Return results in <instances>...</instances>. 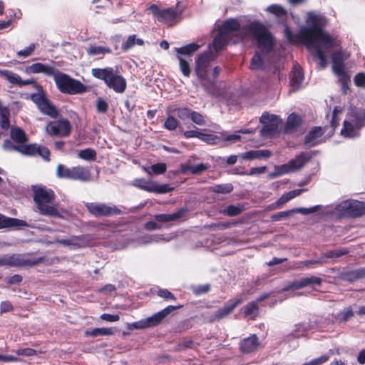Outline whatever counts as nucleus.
<instances>
[{
  "label": "nucleus",
  "instance_id": "1",
  "mask_svg": "<svg viewBox=\"0 0 365 365\" xmlns=\"http://www.w3.org/2000/svg\"><path fill=\"white\" fill-rule=\"evenodd\" d=\"M327 23L324 16L309 13L307 19V26L299 31L298 36L293 35L289 28L286 27L284 29V35L288 41L294 43L297 38H300L309 49L314 52L322 68L327 66L326 54L339 44L334 38L324 31V27Z\"/></svg>",
  "mask_w": 365,
  "mask_h": 365
},
{
  "label": "nucleus",
  "instance_id": "2",
  "mask_svg": "<svg viewBox=\"0 0 365 365\" xmlns=\"http://www.w3.org/2000/svg\"><path fill=\"white\" fill-rule=\"evenodd\" d=\"M219 31L230 39L236 37L235 43L252 36L257 43L263 53H269L273 46V39L269 32L260 23L254 21L241 28L237 19H230L225 21L219 28Z\"/></svg>",
  "mask_w": 365,
  "mask_h": 365
},
{
  "label": "nucleus",
  "instance_id": "3",
  "mask_svg": "<svg viewBox=\"0 0 365 365\" xmlns=\"http://www.w3.org/2000/svg\"><path fill=\"white\" fill-rule=\"evenodd\" d=\"M27 73H43L53 76L57 88L63 93L76 94L86 91V86L79 81L71 78L67 74L58 71L55 67L41 63H36L26 68Z\"/></svg>",
  "mask_w": 365,
  "mask_h": 365
},
{
  "label": "nucleus",
  "instance_id": "4",
  "mask_svg": "<svg viewBox=\"0 0 365 365\" xmlns=\"http://www.w3.org/2000/svg\"><path fill=\"white\" fill-rule=\"evenodd\" d=\"M34 200L39 212L43 215L59 217L57 204L53 202L55 199L54 192L45 187H35L34 188Z\"/></svg>",
  "mask_w": 365,
  "mask_h": 365
},
{
  "label": "nucleus",
  "instance_id": "5",
  "mask_svg": "<svg viewBox=\"0 0 365 365\" xmlns=\"http://www.w3.org/2000/svg\"><path fill=\"white\" fill-rule=\"evenodd\" d=\"M216 56L210 50L197 56L195 60V72L200 80L202 86L211 94H215V86L212 81L208 79V71L210 63Z\"/></svg>",
  "mask_w": 365,
  "mask_h": 365
},
{
  "label": "nucleus",
  "instance_id": "6",
  "mask_svg": "<svg viewBox=\"0 0 365 365\" xmlns=\"http://www.w3.org/2000/svg\"><path fill=\"white\" fill-rule=\"evenodd\" d=\"M91 74L96 78L103 80L110 88L117 93H123L126 88V81L113 68H92Z\"/></svg>",
  "mask_w": 365,
  "mask_h": 365
},
{
  "label": "nucleus",
  "instance_id": "7",
  "mask_svg": "<svg viewBox=\"0 0 365 365\" xmlns=\"http://www.w3.org/2000/svg\"><path fill=\"white\" fill-rule=\"evenodd\" d=\"M364 119L365 113L363 110H351L344 121L341 134L349 138L358 135V130L364 125Z\"/></svg>",
  "mask_w": 365,
  "mask_h": 365
},
{
  "label": "nucleus",
  "instance_id": "8",
  "mask_svg": "<svg viewBox=\"0 0 365 365\" xmlns=\"http://www.w3.org/2000/svg\"><path fill=\"white\" fill-rule=\"evenodd\" d=\"M56 174L58 178L79 181H88L91 178L89 170L83 166L67 168L63 165L59 164L57 166Z\"/></svg>",
  "mask_w": 365,
  "mask_h": 365
},
{
  "label": "nucleus",
  "instance_id": "9",
  "mask_svg": "<svg viewBox=\"0 0 365 365\" xmlns=\"http://www.w3.org/2000/svg\"><path fill=\"white\" fill-rule=\"evenodd\" d=\"M37 93H34L31 96V99L36 104L41 112L51 118H56L58 115V111L56 107L46 98L43 88L36 85Z\"/></svg>",
  "mask_w": 365,
  "mask_h": 365
},
{
  "label": "nucleus",
  "instance_id": "10",
  "mask_svg": "<svg viewBox=\"0 0 365 365\" xmlns=\"http://www.w3.org/2000/svg\"><path fill=\"white\" fill-rule=\"evenodd\" d=\"M181 306H168L150 317L133 323L131 326L137 329H146L159 324L168 314Z\"/></svg>",
  "mask_w": 365,
  "mask_h": 365
},
{
  "label": "nucleus",
  "instance_id": "11",
  "mask_svg": "<svg viewBox=\"0 0 365 365\" xmlns=\"http://www.w3.org/2000/svg\"><path fill=\"white\" fill-rule=\"evenodd\" d=\"M308 160V157L304 153H301L294 159L291 160L288 163L274 167V172L269 175V177L274 178L283 174L296 171L304 166Z\"/></svg>",
  "mask_w": 365,
  "mask_h": 365
},
{
  "label": "nucleus",
  "instance_id": "12",
  "mask_svg": "<svg viewBox=\"0 0 365 365\" xmlns=\"http://www.w3.org/2000/svg\"><path fill=\"white\" fill-rule=\"evenodd\" d=\"M336 210L343 215L356 217L365 214V205L358 200H347L338 205Z\"/></svg>",
  "mask_w": 365,
  "mask_h": 365
},
{
  "label": "nucleus",
  "instance_id": "13",
  "mask_svg": "<svg viewBox=\"0 0 365 365\" xmlns=\"http://www.w3.org/2000/svg\"><path fill=\"white\" fill-rule=\"evenodd\" d=\"M71 130L70 122L65 118L49 122L46 126V133L53 136L67 137L70 135Z\"/></svg>",
  "mask_w": 365,
  "mask_h": 365
},
{
  "label": "nucleus",
  "instance_id": "14",
  "mask_svg": "<svg viewBox=\"0 0 365 365\" xmlns=\"http://www.w3.org/2000/svg\"><path fill=\"white\" fill-rule=\"evenodd\" d=\"M149 9L158 21L169 25H172L175 19L180 14V12L174 7L162 9L157 5L153 4Z\"/></svg>",
  "mask_w": 365,
  "mask_h": 365
},
{
  "label": "nucleus",
  "instance_id": "15",
  "mask_svg": "<svg viewBox=\"0 0 365 365\" xmlns=\"http://www.w3.org/2000/svg\"><path fill=\"white\" fill-rule=\"evenodd\" d=\"M347 56L341 52L339 51L334 53L332 56V68L336 75H337L340 80L342 81L344 90L346 89V84L349 81V76L344 70V61L347 58Z\"/></svg>",
  "mask_w": 365,
  "mask_h": 365
},
{
  "label": "nucleus",
  "instance_id": "16",
  "mask_svg": "<svg viewBox=\"0 0 365 365\" xmlns=\"http://www.w3.org/2000/svg\"><path fill=\"white\" fill-rule=\"evenodd\" d=\"M133 185L143 190L156 193H166L173 190L168 185L159 184L154 181L146 180L143 178L136 179L133 182Z\"/></svg>",
  "mask_w": 365,
  "mask_h": 365
},
{
  "label": "nucleus",
  "instance_id": "17",
  "mask_svg": "<svg viewBox=\"0 0 365 365\" xmlns=\"http://www.w3.org/2000/svg\"><path fill=\"white\" fill-rule=\"evenodd\" d=\"M86 206L88 210L96 217L111 216L121 212L115 206H109L104 203L88 202Z\"/></svg>",
  "mask_w": 365,
  "mask_h": 365
},
{
  "label": "nucleus",
  "instance_id": "18",
  "mask_svg": "<svg viewBox=\"0 0 365 365\" xmlns=\"http://www.w3.org/2000/svg\"><path fill=\"white\" fill-rule=\"evenodd\" d=\"M260 122L264 125L261 130V134L264 136H272L277 133L281 120L277 115L264 113L260 118Z\"/></svg>",
  "mask_w": 365,
  "mask_h": 365
},
{
  "label": "nucleus",
  "instance_id": "19",
  "mask_svg": "<svg viewBox=\"0 0 365 365\" xmlns=\"http://www.w3.org/2000/svg\"><path fill=\"white\" fill-rule=\"evenodd\" d=\"M38 263L29 259H24L19 255H4L0 257V267H25L33 266Z\"/></svg>",
  "mask_w": 365,
  "mask_h": 365
},
{
  "label": "nucleus",
  "instance_id": "20",
  "mask_svg": "<svg viewBox=\"0 0 365 365\" xmlns=\"http://www.w3.org/2000/svg\"><path fill=\"white\" fill-rule=\"evenodd\" d=\"M18 152L23 155H39L42 158L46 160H49L50 151L45 147L41 145H37L36 144H26L20 145L18 148Z\"/></svg>",
  "mask_w": 365,
  "mask_h": 365
},
{
  "label": "nucleus",
  "instance_id": "21",
  "mask_svg": "<svg viewBox=\"0 0 365 365\" xmlns=\"http://www.w3.org/2000/svg\"><path fill=\"white\" fill-rule=\"evenodd\" d=\"M242 298L236 299L232 304L224 306L207 317L210 322L221 320L230 315L235 307L242 302Z\"/></svg>",
  "mask_w": 365,
  "mask_h": 365
},
{
  "label": "nucleus",
  "instance_id": "22",
  "mask_svg": "<svg viewBox=\"0 0 365 365\" xmlns=\"http://www.w3.org/2000/svg\"><path fill=\"white\" fill-rule=\"evenodd\" d=\"M322 282V279L320 277L316 276L305 277L294 281L289 285L284 288V290L287 291L289 289H299L304 287L313 284L320 285Z\"/></svg>",
  "mask_w": 365,
  "mask_h": 365
},
{
  "label": "nucleus",
  "instance_id": "23",
  "mask_svg": "<svg viewBox=\"0 0 365 365\" xmlns=\"http://www.w3.org/2000/svg\"><path fill=\"white\" fill-rule=\"evenodd\" d=\"M259 346V339L255 334H252L250 336L244 339L240 342V350L245 354L255 351L258 349Z\"/></svg>",
  "mask_w": 365,
  "mask_h": 365
},
{
  "label": "nucleus",
  "instance_id": "24",
  "mask_svg": "<svg viewBox=\"0 0 365 365\" xmlns=\"http://www.w3.org/2000/svg\"><path fill=\"white\" fill-rule=\"evenodd\" d=\"M324 133L322 127H315L305 138V143L309 146L314 145L321 142V138Z\"/></svg>",
  "mask_w": 365,
  "mask_h": 365
},
{
  "label": "nucleus",
  "instance_id": "25",
  "mask_svg": "<svg viewBox=\"0 0 365 365\" xmlns=\"http://www.w3.org/2000/svg\"><path fill=\"white\" fill-rule=\"evenodd\" d=\"M272 153L268 150H250L240 155V158L243 160H252L255 159L268 158Z\"/></svg>",
  "mask_w": 365,
  "mask_h": 365
},
{
  "label": "nucleus",
  "instance_id": "26",
  "mask_svg": "<svg viewBox=\"0 0 365 365\" xmlns=\"http://www.w3.org/2000/svg\"><path fill=\"white\" fill-rule=\"evenodd\" d=\"M304 77L299 66H294L290 74V83L294 89H298L303 81Z\"/></svg>",
  "mask_w": 365,
  "mask_h": 365
},
{
  "label": "nucleus",
  "instance_id": "27",
  "mask_svg": "<svg viewBox=\"0 0 365 365\" xmlns=\"http://www.w3.org/2000/svg\"><path fill=\"white\" fill-rule=\"evenodd\" d=\"M25 221L5 217L0 214V229L11 227L26 226Z\"/></svg>",
  "mask_w": 365,
  "mask_h": 365
},
{
  "label": "nucleus",
  "instance_id": "28",
  "mask_svg": "<svg viewBox=\"0 0 365 365\" xmlns=\"http://www.w3.org/2000/svg\"><path fill=\"white\" fill-rule=\"evenodd\" d=\"M185 210H180L179 211L173 214H160L155 216V220L158 222H170L176 220L184 216Z\"/></svg>",
  "mask_w": 365,
  "mask_h": 365
},
{
  "label": "nucleus",
  "instance_id": "29",
  "mask_svg": "<svg viewBox=\"0 0 365 365\" xmlns=\"http://www.w3.org/2000/svg\"><path fill=\"white\" fill-rule=\"evenodd\" d=\"M86 51L88 56H93L98 55H105L106 53H110L111 49L108 47L90 45L87 48Z\"/></svg>",
  "mask_w": 365,
  "mask_h": 365
},
{
  "label": "nucleus",
  "instance_id": "30",
  "mask_svg": "<svg viewBox=\"0 0 365 365\" xmlns=\"http://www.w3.org/2000/svg\"><path fill=\"white\" fill-rule=\"evenodd\" d=\"M243 312L245 317H249L251 319H255V317L258 315L259 308L257 304V302H252L248 303L243 308Z\"/></svg>",
  "mask_w": 365,
  "mask_h": 365
},
{
  "label": "nucleus",
  "instance_id": "31",
  "mask_svg": "<svg viewBox=\"0 0 365 365\" xmlns=\"http://www.w3.org/2000/svg\"><path fill=\"white\" fill-rule=\"evenodd\" d=\"M11 138L15 142L22 145L26 143L28 139L25 132L19 128H13L11 130Z\"/></svg>",
  "mask_w": 365,
  "mask_h": 365
},
{
  "label": "nucleus",
  "instance_id": "32",
  "mask_svg": "<svg viewBox=\"0 0 365 365\" xmlns=\"http://www.w3.org/2000/svg\"><path fill=\"white\" fill-rule=\"evenodd\" d=\"M230 40L227 36H225L224 34L219 31L217 35L215 37L213 41V48L216 52L222 50L223 47L227 44L228 41Z\"/></svg>",
  "mask_w": 365,
  "mask_h": 365
},
{
  "label": "nucleus",
  "instance_id": "33",
  "mask_svg": "<svg viewBox=\"0 0 365 365\" xmlns=\"http://www.w3.org/2000/svg\"><path fill=\"white\" fill-rule=\"evenodd\" d=\"M143 44L144 41L143 39L137 38L135 35H130L122 44V48L124 51H128L133 48L135 45L143 46Z\"/></svg>",
  "mask_w": 365,
  "mask_h": 365
},
{
  "label": "nucleus",
  "instance_id": "34",
  "mask_svg": "<svg viewBox=\"0 0 365 365\" xmlns=\"http://www.w3.org/2000/svg\"><path fill=\"white\" fill-rule=\"evenodd\" d=\"M207 169V166L204 163L198 165H190L186 164L183 166L182 170L185 172H190L192 174L199 175L205 171Z\"/></svg>",
  "mask_w": 365,
  "mask_h": 365
},
{
  "label": "nucleus",
  "instance_id": "35",
  "mask_svg": "<svg viewBox=\"0 0 365 365\" xmlns=\"http://www.w3.org/2000/svg\"><path fill=\"white\" fill-rule=\"evenodd\" d=\"M1 76L5 78L10 83L19 86L21 82V78L16 73L4 70L0 72Z\"/></svg>",
  "mask_w": 365,
  "mask_h": 365
},
{
  "label": "nucleus",
  "instance_id": "36",
  "mask_svg": "<svg viewBox=\"0 0 365 365\" xmlns=\"http://www.w3.org/2000/svg\"><path fill=\"white\" fill-rule=\"evenodd\" d=\"M200 46L197 43H190L187 46L176 48V51L178 54L190 56L194 52L198 50Z\"/></svg>",
  "mask_w": 365,
  "mask_h": 365
},
{
  "label": "nucleus",
  "instance_id": "37",
  "mask_svg": "<svg viewBox=\"0 0 365 365\" xmlns=\"http://www.w3.org/2000/svg\"><path fill=\"white\" fill-rule=\"evenodd\" d=\"M86 334L93 337L98 336H110L113 334V330L111 328H96L91 331H86Z\"/></svg>",
  "mask_w": 365,
  "mask_h": 365
},
{
  "label": "nucleus",
  "instance_id": "38",
  "mask_svg": "<svg viewBox=\"0 0 365 365\" xmlns=\"http://www.w3.org/2000/svg\"><path fill=\"white\" fill-rule=\"evenodd\" d=\"M166 165L165 163H157L153 165L150 168L143 167V170L148 173H153L156 175L163 174L166 171Z\"/></svg>",
  "mask_w": 365,
  "mask_h": 365
},
{
  "label": "nucleus",
  "instance_id": "39",
  "mask_svg": "<svg viewBox=\"0 0 365 365\" xmlns=\"http://www.w3.org/2000/svg\"><path fill=\"white\" fill-rule=\"evenodd\" d=\"M178 59L179 60L181 72L185 77H189L191 73L189 61L181 56H178Z\"/></svg>",
  "mask_w": 365,
  "mask_h": 365
},
{
  "label": "nucleus",
  "instance_id": "40",
  "mask_svg": "<svg viewBox=\"0 0 365 365\" xmlns=\"http://www.w3.org/2000/svg\"><path fill=\"white\" fill-rule=\"evenodd\" d=\"M233 190L232 184L215 185L210 187V190L216 193L226 194L230 192Z\"/></svg>",
  "mask_w": 365,
  "mask_h": 365
},
{
  "label": "nucleus",
  "instance_id": "41",
  "mask_svg": "<svg viewBox=\"0 0 365 365\" xmlns=\"http://www.w3.org/2000/svg\"><path fill=\"white\" fill-rule=\"evenodd\" d=\"M200 140L207 144L215 145L220 141V138L215 135L201 133Z\"/></svg>",
  "mask_w": 365,
  "mask_h": 365
},
{
  "label": "nucleus",
  "instance_id": "42",
  "mask_svg": "<svg viewBox=\"0 0 365 365\" xmlns=\"http://www.w3.org/2000/svg\"><path fill=\"white\" fill-rule=\"evenodd\" d=\"M269 12L275 14L279 17H284L287 15L286 10L279 5H271L267 9Z\"/></svg>",
  "mask_w": 365,
  "mask_h": 365
},
{
  "label": "nucleus",
  "instance_id": "43",
  "mask_svg": "<svg viewBox=\"0 0 365 365\" xmlns=\"http://www.w3.org/2000/svg\"><path fill=\"white\" fill-rule=\"evenodd\" d=\"M96 153L94 150L87 148L81 150L78 153V157L86 160H91L95 158Z\"/></svg>",
  "mask_w": 365,
  "mask_h": 365
},
{
  "label": "nucleus",
  "instance_id": "44",
  "mask_svg": "<svg viewBox=\"0 0 365 365\" xmlns=\"http://www.w3.org/2000/svg\"><path fill=\"white\" fill-rule=\"evenodd\" d=\"M301 122V118L299 116L295 114H291L287 119V129H292L297 126Z\"/></svg>",
  "mask_w": 365,
  "mask_h": 365
},
{
  "label": "nucleus",
  "instance_id": "45",
  "mask_svg": "<svg viewBox=\"0 0 365 365\" xmlns=\"http://www.w3.org/2000/svg\"><path fill=\"white\" fill-rule=\"evenodd\" d=\"M349 251L346 249L331 250L325 253L323 257L325 258H338L347 254Z\"/></svg>",
  "mask_w": 365,
  "mask_h": 365
},
{
  "label": "nucleus",
  "instance_id": "46",
  "mask_svg": "<svg viewBox=\"0 0 365 365\" xmlns=\"http://www.w3.org/2000/svg\"><path fill=\"white\" fill-rule=\"evenodd\" d=\"M292 215V210L279 212L272 215L270 218L272 221H279L284 219H287Z\"/></svg>",
  "mask_w": 365,
  "mask_h": 365
},
{
  "label": "nucleus",
  "instance_id": "47",
  "mask_svg": "<svg viewBox=\"0 0 365 365\" xmlns=\"http://www.w3.org/2000/svg\"><path fill=\"white\" fill-rule=\"evenodd\" d=\"M263 62L262 57L258 53H256L255 55L252 57L250 64V68L252 70H257L262 67Z\"/></svg>",
  "mask_w": 365,
  "mask_h": 365
},
{
  "label": "nucleus",
  "instance_id": "48",
  "mask_svg": "<svg viewBox=\"0 0 365 365\" xmlns=\"http://www.w3.org/2000/svg\"><path fill=\"white\" fill-rule=\"evenodd\" d=\"M178 125V121L176 118L173 116H168L164 123V126L169 130H175Z\"/></svg>",
  "mask_w": 365,
  "mask_h": 365
},
{
  "label": "nucleus",
  "instance_id": "49",
  "mask_svg": "<svg viewBox=\"0 0 365 365\" xmlns=\"http://www.w3.org/2000/svg\"><path fill=\"white\" fill-rule=\"evenodd\" d=\"M342 113V108L340 107H335L333 113H332V119L331 122V127L335 129L339 125V118L338 115Z\"/></svg>",
  "mask_w": 365,
  "mask_h": 365
},
{
  "label": "nucleus",
  "instance_id": "50",
  "mask_svg": "<svg viewBox=\"0 0 365 365\" xmlns=\"http://www.w3.org/2000/svg\"><path fill=\"white\" fill-rule=\"evenodd\" d=\"M190 119L193 123H195L197 125H204L205 124V120L204 116L197 112L192 110Z\"/></svg>",
  "mask_w": 365,
  "mask_h": 365
},
{
  "label": "nucleus",
  "instance_id": "51",
  "mask_svg": "<svg viewBox=\"0 0 365 365\" xmlns=\"http://www.w3.org/2000/svg\"><path fill=\"white\" fill-rule=\"evenodd\" d=\"M265 170H266L265 166L256 167V168H252L250 171L241 172V173H239V174L242 175H255L262 174L265 172Z\"/></svg>",
  "mask_w": 365,
  "mask_h": 365
},
{
  "label": "nucleus",
  "instance_id": "52",
  "mask_svg": "<svg viewBox=\"0 0 365 365\" xmlns=\"http://www.w3.org/2000/svg\"><path fill=\"white\" fill-rule=\"evenodd\" d=\"M241 212V207L232 205L227 207V208L224 211V213L227 214L229 216H236L240 214Z\"/></svg>",
  "mask_w": 365,
  "mask_h": 365
},
{
  "label": "nucleus",
  "instance_id": "53",
  "mask_svg": "<svg viewBox=\"0 0 365 365\" xmlns=\"http://www.w3.org/2000/svg\"><path fill=\"white\" fill-rule=\"evenodd\" d=\"M192 110L186 108H178L177 110V115L178 118L182 120L190 118Z\"/></svg>",
  "mask_w": 365,
  "mask_h": 365
},
{
  "label": "nucleus",
  "instance_id": "54",
  "mask_svg": "<svg viewBox=\"0 0 365 365\" xmlns=\"http://www.w3.org/2000/svg\"><path fill=\"white\" fill-rule=\"evenodd\" d=\"M36 48V44L31 43L28 47L25 48L24 50L19 51L17 52L18 56L27 57L32 54Z\"/></svg>",
  "mask_w": 365,
  "mask_h": 365
},
{
  "label": "nucleus",
  "instance_id": "55",
  "mask_svg": "<svg viewBox=\"0 0 365 365\" xmlns=\"http://www.w3.org/2000/svg\"><path fill=\"white\" fill-rule=\"evenodd\" d=\"M15 352L19 356H31L37 354V351L31 348L19 349L16 350Z\"/></svg>",
  "mask_w": 365,
  "mask_h": 365
},
{
  "label": "nucleus",
  "instance_id": "56",
  "mask_svg": "<svg viewBox=\"0 0 365 365\" xmlns=\"http://www.w3.org/2000/svg\"><path fill=\"white\" fill-rule=\"evenodd\" d=\"M329 359V356L328 355H323L319 356V358L314 359L312 360L311 361L304 364L302 365H321L326 361H327Z\"/></svg>",
  "mask_w": 365,
  "mask_h": 365
},
{
  "label": "nucleus",
  "instance_id": "57",
  "mask_svg": "<svg viewBox=\"0 0 365 365\" xmlns=\"http://www.w3.org/2000/svg\"><path fill=\"white\" fill-rule=\"evenodd\" d=\"M317 209V207H313L311 208H304V207H299V208H294L292 209V215L294 213H301L302 215H309L311 213L314 212Z\"/></svg>",
  "mask_w": 365,
  "mask_h": 365
},
{
  "label": "nucleus",
  "instance_id": "58",
  "mask_svg": "<svg viewBox=\"0 0 365 365\" xmlns=\"http://www.w3.org/2000/svg\"><path fill=\"white\" fill-rule=\"evenodd\" d=\"M96 108L100 113H106L108 110V105L103 99H98L96 102Z\"/></svg>",
  "mask_w": 365,
  "mask_h": 365
},
{
  "label": "nucleus",
  "instance_id": "59",
  "mask_svg": "<svg viewBox=\"0 0 365 365\" xmlns=\"http://www.w3.org/2000/svg\"><path fill=\"white\" fill-rule=\"evenodd\" d=\"M19 147L20 145H16L9 140H6L3 144L4 149L9 151L15 150L18 152V148Z\"/></svg>",
  "mask_w": 365,
  "mask_h": 365
},
{
  "label": "nucleus",
  "instance_id": "60",
  "mask_svg": "<svg viewBox=\"0 0 365 365\" xmlns=\"http://www.w3.org/2000/svg\"><path fill=\"white\" fill-rule=\"evenodd\" d=\"M354 83L359 87L365 86V73H358L354 78Z\"/></svg>",
  "mask_w": 365,
  "mask_h": 365
},
{
  "label": "nucleus",
  "instance_id": "61",
  "mask_svg": "<svg viewBox=\"0 0 365 365\" xmlns=\"http://www.w3.org/2000/svg\"><path fill=\"white\" fill-rule=\"evenodd\" d=\"M158 295L166 299H175V297L168 289H160L158 292Z\"/></svg>",
  "mask_w": 365,
  "mask_h": 365
},
{
  "label": "nucleus",
  "instance_id": "62",
  "mask_svg": "<svg viewBox=\"0 0 365 365\" xmlns=\"http://www.w3.org/2000/svg\"><path fill=\"white\" fill-rule=\"evenodd\" d=\"M100 318L103 320H106L110 322H117L120 319V317L118 314H103L102 315H101Z\"/></svg>",
  "mask_w": 365,
  "mask_h": 365
},
{
  "label": "nucleus",
  "instance_id": "63",
  "mask_svg": "<svg viewBox=\"0 0 365 365\" xmlns=\"http://www.w3.org/2000/svg\"><path fill=\"white\" fill-rule=\"evenodd\" d=\"M1 313L8 312L13 310V306L9 301H4L0 305Z\"/></svg>",
  "mask_w": 365,
  "mask_h": 365
},
{
  "label": "nucleus",
  "instance_id": "64",
  "mask_svg": "<svg viewBox=\"0 0 365 365\" xmlns=\"http://www.w3.org/2000/svg\"><path fill=\"white\" fill-rule=\"evenodd\" d=\"M304 191H305L304 189H298L289 191L287 193H285V196L287 197L288 201L293 199L294 197L299 195L301 193H302Z\"/></svg>",
  "mask_w": 365,
  "mask_h": 365
}]
</instances>
